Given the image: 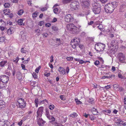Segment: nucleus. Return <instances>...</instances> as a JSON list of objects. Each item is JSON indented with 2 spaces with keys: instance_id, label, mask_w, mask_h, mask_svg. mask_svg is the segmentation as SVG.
<instances>
[{
  "instance_id": "16",
  "label": "nucleus",
  "mask_w": 126,
  "mask_h": 126,
  "mask_svg": "<svg viewBox=\"0 0 126 126\" xmlns=\"http://www.w3.org/2000/svg\"><path fill=\"white\" fill-rule=\"evenodd\" d=\"M17 78L19 80H21L23 79V77L21 74L19 72H18L16 74Z\"/></svg>"
},
{
  "instance_id": "14",
  "label": "nucleus",
  "mask_w": 126,
  "mask_h": 126,
  "mask_svg": "<svg viewBox=\"0 0 126 126\" xmlns=\"http://www.w3.org/2000/svg\"><path fill=\"white\" fill-rule=\"evenodd\" d=\"M126 7V3H123L121 5L120 8V11L122 12L124 11Z\"/></svg>"
},
{
  "instance_id": "51",
  "label": "nucleus",
  "mask_w": 126,
  "mask_h": 126,
  "mask_svg": "<svg viewBox=\"0 0 126 126\" xmlns=\"http://www.w3.org/2000/svg\"><path fill=\"white\" fill-rule=\"evenodd\" d=\"M60 97L62 100H64L65 99L64 96V95H61Z\"/></svg>"
},
{
  "instance_id": "34",
  "label": "nucleus",
  "mask_w": 126,
  "mask_h": 126,
  "mask_svg": "<svg viewBox=\"0 0 126 126\" xmlns=\"http://www.w3.org/2000/svg\"><path fill=\"white\" fill-rule=\"evenodd\" d=\"M48 8V7H44L43 8H40L39 9L41 11H46L47 10Z\"/></svg>"
},
{
  "instance_id": "26",
  "label": "nucleus",
  "mask_w": 126,
  "mask_h": 126,
  "mask_svg": "<svg viewBox=\"0 0 126 126\" xmlns=\"http://www.w3.org/2000/svg\"><path fill=\"white\" fill-rule=\"evenodd\" d=\"M113 87L114 89L116 90L117 91L118 89V88L119 87V85L117 84H115L113 85Z\"/></svg>"
},
{
  "instance_id": "19",
  "label": "nucleus",
  "mask_w": 126,
  "mask_h": 126,
  "mask_svg": "<svg viewBox=\"0 0 126 126\" xmlns=\"http://www.w3.org/2000/svg\"><path fill=\"white\" fill-rule=\"evenodd\" d=\"M48 118V119L49 120H51L49 122L50 123H53L55 120V118L53 116H50L49 118Z\"/></svg>"
},
{
  "instance_id": "8",
  "label": "nucleus",
  "mask_w": 126,
  "mask_h": 126,
  "mask_svg": "<svg viewBox=\"0 0 126 126\" xmlns=\"http://www.w3.org/2000/svg\"><path fill=\"white\" fill-rule=\"evenodd\" d=\"M118 56L120 62L124 63L125 62V55L123 54L120 53L118 54Z\"/></svg>"
},
{
  "instance_id": "21",
  "label": "nucleus",
  "mask_w": 126,
  "mask_h": 126,
  "mask_svg": "<svg viewBox=\"0 0 126 126\" xmlns=\"http://www.w3.org/2000/svg\"><path fill=\"white\" fill-rule=\"evenodd\" d=\"M3 14L5 15H8L10 13V11L8 9H4L3 11Z\"/></svg>"
},
{
  "instance_id": "7",
  "label": "nucleus",
  "mask_w": 126,
  "mask_h": 126,
  "mask_svg": "<svg viewBox=\"0 0 126 126\" xmlns=\"http://www.w3.org/2000/svg\"><path fill=\"white\" fill-rule=\"evenodd\" d=\"M9 80L8 76L5 75H2L0 76V80L5 84L8 82Z\"/></svg>"
},
{
  "instance_id": "6",
  "label": "nucleus",
  "mask_w": 126,
  "mask_h": 126,
  "mask_svg": "<svg viewBox=\"0 0 126 126\" xmlns=\"http://www.w3.org/2000/svg\"><path fill=\"white\" fill-rule=\"evenodd\" d=\"M17 102L19 104V107L23 108H24L26 106V102L24 101V99L22 98L18 99Z\"/></svg>"
},
{
  "instance_id": "17",
  "label": "nucleus",
  "mask_w": 126,
  "mask_h": 126,
  "mask_svg": "<svg viewBox=\"0 0 126 126\" xmlns=\"http://www.w3.org/2000/svg\"><path fill=\"white\" fill-rule=\"evenodd\" d=\"M117 125H122V126H126V123L122 121L119 120L118 122L117 123Z\"/></svg>"
},
{
  "instance_id": "39",
  "label": "nucleus",
  "mask_w": 126,
  "mask_h": 126,
  "mask_svg": "<svg viewBox=\"0 0 126 126\" xmlns=\"http://www.w3.org/2000/svg\"><path fill=\"white\" fill-rule=\"evenodd\" d=\"M44 102H47L48 103V101L46 99H45L42 100H40L39 101V103L40 104H43L44 103Z\"/></svg>"
},
{
  "instance_id": "30",
  "label": "nucleus",
  "mask_w": 126,
  "mask_h": 126,
  "mask_svg": "<svg viewBox=\"0 0 126 126\" xmlns=\"http://www.w3.org/2000/svg\"><path fill=\"white\" fill-rule=\"evenodd\" d=\"M5 40V38L4 37H0V43L4 42Z\"/></svg>"
},
{
  "instance_id": "64",
  "label": "nucleus",
  "mask_w": 126,
  "mask_h": 126,
  "mask_svg": "<svg viewBox=\"0 0 126 126\" xmlns=\"http://www.w3.org/2000/svg\"><path fill=\"white\" fill-rule=\"evenodd\" d=\"M102 3H104L106 2L107 1V0H99Z\"/></svg>"
},
{
  "instance_id": "48",
  "label": "nucleus",
  "mask_w": 126,
  "mask_h": 126,
  "mask_svg": "<svg viewBox=\"0 0 126 126\" xmlns=\"http://www.w3.org/2000/svg\"><path fill=\"white\" fill-rule=\"evenodd\" d=\"M19 58L17 57L16 58V59L15 60H14L13 62H14L15 63H17L18 62V61H19Z\"/></svg>"
},
{
  "instance_id": "1",
  "label": "nucleus",
  "mask_w": 126,
  "mask_h": 126,
  "mask_svg": "<svg viewBox=\"0 0 126 126\" xmlns=\"http://www.w3.org/2000/svg\"><path fill=\"white\" fill-rule=\"evenodd\" d=\"M117 5V3L115 1L110 3L106 5L105 6L106 12L107 13H112Z\"/></svg>"
},
{
  "instance_id": "25",
  "label": "nucleus",
  "mask_w": 126,
  "mask_h": 126,
  "mask_svg": "<svg viewBox=\"0 0 126 126\" xmlns=\"http://www.w3.org/2000/svg\"><path fill=\"white\" fill-rule=\"evenodd\" d=\"M49 42V43L50 45L52 46H54L55 41L53 40L52 39H50Z\"/></svg>"
},
{
  "instance_id": "49",
  "label": "nucleus",
  "mask_w": 126,
  "mask_h": 126,
  "mask_svg": "<svg viewBox=\"0 0 126 126\" xmlns=\"http://www.w3.org/2000/svg\"><path fill=\"white\" fill-rule=\"evenodd\" d=\"M10 5L9 3H5L4 4V6L6 8L9 7Z\"/></svg>"
},
{
  "instance_id": "57",
  "label": "nucleus",
  "mask_w": 126,
  "mask_h": 126,
  "mask_svg": "<svg viewBox=\"0 0 126 126\" xmlns=\"http://www.w3.org/2000/svg\"><path fill=\"white\" fill-rule=\"evenodd\" d=\"M51 26V24L50 23H47L45 24V26L47 27H49Z\"/></svg>"
},
{
  "instance_id": "5",
  "label": "nucleus",
  "mask_w": 126,
  "mask_h": 126,
  "mask_svg": "<svg viewBox=\"0 0 126 126\" xmlns=\"http://www.w3.org/2000/svg\"><path fill=\"white\" fill-rule=\"evenodd\" d=\"M80 42V40L79 38H76L71 41V45L73 48H76V46H78Z\"/></svg>"
},
{
  "instance_id": "56",
  "label": "nucleus",
  "mask_w": 126,
  "mask_h": 126,
  "mask_svg": "<svg viewBox=\"0 0 126 126\" xmlns=\"http://www.w3.org/2000/svg\"><path fill=\"white\" fill-rule=\"evenodd\" d=\"M43 36L44 37H47L48 35V34L47 32H45L43 34Z\"/></svg>"
},
{
  "instance_id": "54",
  "label": "nucleus",
  "mask_w": 126,
  "mask_h": 126,
  "mask_svg": "<svg viewBox=\"0 0 126 126\" xmlns=\"http://www.w3.org/2000/svg\"><path fill=\"white\" fill-rule=\"evenodd\" d=\"M32 76L35 79L37 78L36 75V73L35 72H33L32 74Z\"/></svg>"
},
{
  "instance_id": "55",
  "label": "nucleus",
  "mask_w": 126,
  "mask_h": 126,
  "mask_svg": "<svg viewBox=\"0 0 126 126\" xmlns=\"http://www.w3.org/2000/svg\"><path fill=\"white\" fill-rule=\"evenodd\" d=\"M83 116L85 117L86 118H87L89 116H90V115L88 114H87L86 113H83Z\"/></svg>"
},
{
  "instance_id": "32",
  "label": "nucleus",
  "mask_w": 126,
  "mask_h": 126,
  "mask_svg": "<svg viewBox=\"0 0 126 126\" xmlns=\"http://www.w3.org/2000/svg\"><path fill=\"white\" fill-rule=\"evenodd\" d=\"M18 71H16V70L15 68L13 69V70L12 71V74L13 75V76H14L15 75V74L16 73H17V72H18Z\"/></svg>"
},
{
  "instance_id": "13",
  "label": "nucleus",
  "mask_w": 126,
  "mask_h": 126,
  "mask_svg": "<svg viewBox=\"0 0 126 126\" xmlns=\"http://www.w3.org/2000/svg\"><path fill=\"white\" fill-rule=\"evenodd\" d=\"M37 118L38 124L39 126H43L45 123V121L42 120L41 117H37Z\"/></svg>"
},
{
  "instance_id": "42",
  "label": "nucleus",
  "mask_w": 126,
  "mask_h": 126,
  "mask_svg": "<svg viewBox=\"0 0 126 126\" xmlns=\"http://www.w3.org/2000/svg\"><path fill=\"white\" fill-rule=\"evenodd\" d=\"M66 59L68 61H70L71 60H73V58L72 57H68L66 58Z\"/></svg>"
},
{
  "instance_id": "24",
  "label": "nucleus",
  "mask_w": 126,
  "mask_h": 126,
  "mask_svg": "<svg viewBox=\"0 0 126 126\" xmlns=\"http://www.w3.org/2000/svg\"><path fill=\"white\" fill-rule=\"evenodd\" d=\"M103 112L106 113L105 114H107V113L110 114L111 112V111L110 110L106 109V110H103Z\"/></svg>"
},
{
  "instance_id": "59",
  "label": "nucleus",
  "mask_w": 126,
  "mask_h": 126,
  "mask_svg": "<svg viewBox=\"0 0 126 126\" xmlns=\"http://www.w3.org/2000/svg\"><path fill=\"white\" fill-rule=\"evenodd\" d=\"M90 118L91 120H93L94 119V117L93 115L90 116Z\"/></svg>"
},
{
  "instance_id": "23",
  "label": "nucleus",
  "mask_w": 126,
  "mask_h": 126,
  "mask_svg": "<svg viewBox=\"0 0 126 126\" xmlns=\"http://www.w3.org/2000/svg\"><path fill=\"white\" fill-rule=\"evenodd\" d=\"M5 105V102L3 101H0V109L4 107Z\"/></svg>"
},
{
  "instance_id": "15",
  "label": "nucleus",
  "mask_w": 126,
  "mask_h": 126,
  "mask_svg": "<svg viewBox=\"0 0 126 126\" xmlns=\"http://www.w3.org/2000/svg\"><path fill=\"white\" fill-rule=\"evenodd\" d=\"M121 114L123 116H125L126 114V105H124V108L120 110Z\"/></svg>"
},
{
  "instance_id": "63",
  "label": "nucleus",
  "mask_w": 126,
  "mask_h": 126,
  "mask_svg": "<svg viewBox=\"0 0 126 126\" xmlns=\"http://www.w3.org/2000/svg\"><path fill=\"white\" fill-rule=\"evenodd\" d=\"M53 56L52 55H51L50 57L51 60L50 61V62L51 63H52L53 62Z\"/></svg>"
},
{
  "instance_id": "3",
  "label": "nucleus",
  "mask_w": 126,
  "mask_h": 126,
  "mask_svg": "<svg viewBox=\"0 0 126 126\" xmlns=\"http://www.w3.org/2000/svg\"><path fill=\"white\" fill-rule=\"evenodd\" d=\"M105 46L104 44L101 43H98L95 44V49L97 51H102L104 50Z\"/></svg>"
},
{
  "instance_id": "4",
  "label": "nucleus",
  "mask_w": 126,
  "mask_h": 126,
  "mask_svg": "<svg viewBox=\"0 0 126 126\" xmlns=\"http://www.w3.org/2000/svg\"><path fill=\"white\" fill-rule=\"evenodd\" d=\"M79 6V3L76 1H74L70 5V8L72 10H77Z\"/></svg>"
},
{
  "instance_id": "50",
  "label": "nucleus",
  "mask_w": 126,
  "mask_h": 126,
  "mask_svg": "<svg viewBox=\"0 0 126 126\" xmlns=\"http://www.w3.org/2000/svg\"><path fill=\"white\" fill-rule=\"evenodd\" d=\"M40 68V66H39L35 70V71L37 73H38L39 69Z\"/></svg>"
},
{
  "instance_id": "61",
  "label": "nucleus",
  "mask_w": 126,
  "mask_h": 126,
  "mask_svg": "<svg viewBox=\"0 0 126 126\" xmlns=\"http://www.w3.org/2000/svg\"><path fill=\"white\" fill-rule=\"evenodd\" d=\"M52 124L54 125L55 126H59V124L57 122H55L54 123Z\"/></svg>"
},
{
  "instance_id": "35",
  "label": "nucleus",
  "mask_w": 126,
  "mask_h": 126,
  "mask_svg": "<svg viewBox=\"0 0 126 126\" xmlns=\"http://www.w3.org/2000/svg\"><path fill=\"white\" fill-rule=\"evenodd\" d=\"M46 114L47 118H49L50 116H51V115H50L49 111L48 110H46Z\"/></svg>"
},
{
  "instance_id": "38",
  "label": "nucleus",
  "mask_w": 126,
  "mask_h": 126,
  "mask_svg": "<svg viewBox=\"0 0 126 126\" xmlns=\"http://www.w3.org/2000/svg\"><path fill=\"white\" fill-rule=\"evenodd\" d=\"M56 41L57 42V43L58 42V45H59L61 44V40L60 39L57 38L56 40Z\"/></svg>"
},
{
  "instance_id": "60",
  "label": "nucleus",
  "mask_w": 126,
  "mask_h": 126,
  "mask_svg": "<svg viewBox=\"0 0 126 126\" xmlns=\"http://www.w3.org/2000/svg\"><path fill=\"white\" fill-rule=\"evenodd\" d=\"M105 88L106 89H109L111 88L110 86V85H107L105 86Z\"/></svg>"
},
{
  "instance_id": "18",
  "label": "nucleus",
  "mask_w": 126,
  "mask_h": 126,
  "mask_svg": "<svg viewBox=\"0 0 126 126\" xmlns=\"http://www.w3.org/2000/svg\"><path fill=\"white\" fill-rule=\"evenodd\" d=\"M92 114L94 115H98V113L96 109L94 108H93L92 109Z\"/></svg>"
},
{
  "instance_id": "40",
  "label": "nucleus",
  "mask_w": 126,
  "mask_h": 126,
  "mask_svg": "<svg viewBox=\"0 0 126 126\" xmlns=\"http://www.w3.org/2000/svg\"><path fill=\"white\" fill-rule=\"evenodd\" d=\"M118 77L119 78L122 79H124L125 78L124 77L122 76L121 74L120 73H119L118 74Z\"/></svg>"
},
{
  "instance_id": "58",
  "label": "nucleus",
  "mask_w": 126,
  "mask_h": 126,
  "mask_svg": "<svg viewBox=\"0 0 126 126\" xmlns=\"http://www.w3.org/2000/svg\"><path fill=\"white\" fill-rule=\"evenodd\" d=\"M21 52L23 53H26V51L24 50V48H21Z\"/></svg>"
},
{
  "instance_id": "33",
  "label": "nucleus",
  "mask_w": 126,
  "mask_h": 126,
  "mask_svg": "<svg viewBox=\"0 0 126 126\" xmlns=\"http://www.w3.org/2000/svg\"><path fill=\"white\" fill-rule=\"evenodd\" d=\"M24 12L23 10H20L18 11V12L17 13V14L19 15H20L23 14Z\"/></svg>"
},
{
  "instance_id": "36",
  "label": "nucleus",
  "mask_w": 126,
  "mask_h": 126,
  "mask_svg": "<svg viewBox=\"0 0 126 126\" xmlns=\"http://www.w3.org/2000/svg\"><path fill=\"white\" fill-rule=\"evenodd\" d=\"M75 101L77 104H80L82 103V102L79 100L77 98L75 99Z\"/></svg>"
},
{
  "instance_id": "10",
  "label": "nucleus",
  "mask_w": 126,
  "mask_h": 126,
  "mask_svg": "<svg viewBox=\"0 0 126 126\" xmlns=\"http://www.w3.org/2000/svg\"><path fill=\"white\" fill-rule=\"evenodd\" d=\"M76 28V27L72 23L68 24L66 25V28L69 31H75V29Z\"/></svg>"
},
{
  "instance_id": "29",
  "label": "nucleus",
  "mask_w": 126,
  "mask_h": 126,
  "mask_svg": "<svg viewBox=\"0 0 126 126\" xmlns=\"http://www.w3.org/2000/svg\"><path fill=\"white\" fill-rule=\"evenodd\" d=\"M78 115L75 112L73 113V114L70 115V116L72 117H76Z\"/></svg>"
},
{
  "instance_id": "12",
  "label": "nucleus",
  "mask_w": 126,
  "mask_h": 126,
  "mask_svg": "<svg viewBox=\"0 0 126 126\" xmlns=\"http://www.w3.org/2000/svg\"><path fill=\"white\" fill-rule=\"evenodd\" d=\"M64 19L65 21L69 22L72 21L73 18L70 14H68L65 16Z\"/></svg>"
},
{
  "instance_id": "45",
  "label": "nucleus",
  "mask_w": 126,
  "mask_h": 126,
  "mask_svg": "<svg viewBox=\"0 0 126 126\" xmlns=\"http://www.w3.org/2000/svg\"><path fill=\"white\" fill-rule=\"evenodd\" d=\"M93 98H91L89 99V103H90V104H92L93 103Z\"/></svg>"
},
{
  "instance_id": "41",
  "label": "nucleus",
  "mask_w": 126,
  "mask_h": 126,
  "mask_svg": "<svg viewBox=\"0 0 126 126\" xmlns=\"http://www.w3.org/2000/svg\"><path fill=\"white\" fill-rule=\"evenodd\" d=\"M49 108L51 110H52L54 109L55 106L53 105H50L49 106Z\"/></svg>"
},
{
  "instance_id": "47",
  "label": "nucleus",
  "mask_w": 126,
  "mask_h": 126,
  "mask_svg": "<svg viewBox=\"0 0 126 126\" xmlns=\"http://www.w3.org/2000/svg\"><path fill=\"white\" fill-rule=\"evenodd\" d=\"M44 22L43 21H41L39 22L38 23V25L40 26H42L44 24Z\"/></svg>"
},
{
  "instance_id": "27",
  "label": "nucleus",
  "mask_w": 126,
  "mask_h": 126,
  "mask_svg": "<svg viewBox=\"0 0 126 126\" xmlns=\"http://www.w3.org/2000/svg\"><path fill=\"white\" fill-rule=\"evenodd\" d=\"M72 0H63L62 2L64 4H66L70 2Z\"/></svg>"
},
{
  "instance_id": "62",
  "label": "nucleus",
  "mask_w": 126,
  "mask_h": 126,
  "mask_svg": "<svg viewBox=\"0 0 126 126\" xmlns=\"http://www.w3.org/2000/svg\"><path fill=\"white\" fill-rule=\"evenodd\" d=\"M21 67L22 68V69L24 70H26L25 69V65H24L23 64H21Z\"/></svg>"
},
{
  "instance_id": "46",
  "label": "nucleus",
  "mask_w": 126,
  "mask_h": 126,
  "mask_svg": "<svg viewBox=\"0 0 126 126\" xmlns=\"http://www.w3.org/2000/svg\"><path fill=\"white\" fill-rule=\"evenodd\" d=\"M94 63L95 65H97L99 64V62L98 61L96 60L94 62Z\"/></svg>"
},
{
  "instance_id": "53",
  "label": "nucleus",
  "mask_w": 126,
  "mask_h": 126,
  "mask_svg": "<svg viewBox=\"0 0 126 126\" xmlns=\"http://www.w3.org/2000/svg\"><path fill=\"white\" fill-rule=\"evenodd\" d=\"M108 76H102L101 79H109Z\"/></svg>"
},
{
  "instance_id": "2",
  "label": "nucleus",
  "mask_w": 126,
  "mask_h": 126,
  "mask_svg": "<svg viewBox=\"0 0 126 126\" xmlns=\"http://www.w3.org/2000/svg\"><path fill=\"white\" fill-rule=\"evenodd\" d=\"M96 0H93L92 2V5L93 8L92 10L94 13L95 14H99L101 11L100 5L97 3Z\"/></svg>"
},
{
  "instance_id": "44",
  "label": "nucleus",
  "mask_w": 126,
  "mask_h": 126,
  "mask_svg": "<svg viewBox=\"0 0 126 126\" xmlns=\"http://www.w3.org/2000/svg\"><path fill=\"white\" fill-rule=\"evenodd\" d=\"M63 70H61V71L60 73L61 74L64 75L65 74V69H63Z\"/></svg>"
},
{
  "instance_id": "9",
  "label": "nucleus",
  "mask_w": 126,
  "mask_h": 126,
  "mask_svg": "<svg viewBox=\"0 0 126 126\" xmlns=\"http://www.w3.org/2000/svg\"><path fill=\"white\" fill-rule=\"evenodd\" d=\"M44 107H41L39 108L37 112V117H41L43 114L44 111Z\"/></svg>"
},
{
  "instance_id": "28",
  "label": "nucleus",
  "mask_w": 126,
  "mask_h": 126,
  "mask_svg": "<svg viewBox=\"0 0 126 126\" xmlns=\"http://www.w3.org/2000/svg\"><path fill=\"white\" fill-rule=\"evenodd\" d=\"M23 20L22 19H19L18 20L17 22L18 24L19 25H24V24L23 23Z\"/></svg>"
},
{
  "instance_id": "11",
  "label": "nucleus",
  "mask_w": 126,
  "mask_h": 126,
  "mask_svg": "<svg viewBox=\"0 0 126 126\" xmlns=\"http://www.w3.org/2000/svg\"><path fill=\"white\" fill-rule=\"evenodd\" d=\"M80 2L83 7L87 8L89 6L88 0H80Z\"/></svg>"
},
{
  "instance_id": "31",
  "label": "nucleus",
  "mask_w": 126,
  "mask_h": 126,
  "mask_svg": "<svg viewBox=\"0 0 126 126\" xmlns=\"http://www.w3.org/2000/svg\"><path fill=\"white\" fill-rule=\"evenodd\" d=\"M98 28L100 30V31H104V29L103 27V26L102 25L100 24L98 26Z\"/></svg>"
},
{
  "instance_id": "37",
  "label": "nucleus",
  "mask_w": 126,
  "mask_h": 126,
  "mask_svg": "<svg viewBox=\"0 0 126 126\" xmlns=\"http://www.w3.org/2000/svg\"><path fill=\"white\" fill-rule=\"evenodd\" d=\"M52 28L54 31H58V28L55 26H53L52 27Z\"/></svg>"
},
{
  "instance_id": "20",
  "label": "nucleus",
  "mask_w": 126,
  "mask_h": 126,
  "mask_svg": "<svg viewBox=\"0 0 126 126\" xmlns=\"http://www.w3.org/2000/svg\"><path fill=\"white\" fill-rule=\"evenodd\" d=\"M7 63V61H2L0 62V66L3 67L5 66V64Z\"/></svg>"
},
{
  "instance_id": "22",
  "label": "nucleus",
  "mask_w": 126,
  "mask_h": 126,
  "mask_svg": "<svg viewBox=\"0 0 126 126\" xmlns=\"http://www.w3.org/2000/svg\"><path fill=\"white\" fill-rule=\"evenodd\" d=\"M6 86V84L0 80V89H2L5 88Z\"/></svg>"
},
{
  "instance_id": "43",
  "label": "nucleus",
  "mask_w": 126,
  "mask_h": 126,
  "mask_svg": "<svg viewBox=\"0 0 126 126\" xmlns=\"http://www.w3.org/2000/svg\"><path fill=\"white\" fill-rule=\"evenodd\" d=\"M58 8H56L54 9L53 10L54 13L55 14H57L58 11Z\"/></svg>"
},
{
  "instance_id": "52",
  "label": "nucleus",
  "mask_w": 126,
  "mask_h": 126,
  "mask_svg": "<svg viewBox=\"0 0 126 126\" xmlns=\"http://www.w3.org/2000/svg\"><path fill=\"white\" fill-rule=\"evenodd\" d=\"M37 16V14H36V12H34L33 14L32 15V16L34 18L36 17Z\"/></svg>"
}]
</instances>
